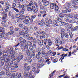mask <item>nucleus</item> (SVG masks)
Instances as JSON below:
<instances>
[{"label":"nucleus","mask_w":78,"mask_h":78,"mask_svg":"<svg viewBox=\"0 0 78 78\" xmlns=\"http://www.w3.org/2000/svg\"><path fill=\"white\" fill-rule=\"evenodd\" d=\"M58 22H60L62 25H65V27H66V28H68V27H69V23H67L66 24V23L63 22L62 21V20L61 19V18H58Z\"/></svg>","instance_id":"1"},{"label":"nucleus","mask_w":78,"mask_h":78,"mask_svg":"<svg viewBox=\"0 0 78 78\" xmlns=\"http://www.w3.org/2000/svg\"><path fill=\"white\" fill-rule=\"evenodd\" d=\"M65 37L66 38H67L69 37V35L67 34H64V32H62L61 34V37L62 38H63L64 37Z\"/></svg>","instance_id":"2"},{"label":"nucleus","mask_w":78,"mask_h":78,"mask_svg":"<svg viewBox=\"0 0 78 78\" xmlns=\"http://www.w3.org/2000/svg\"><path fill=\"white\" fill-rule=\"evenodd\" d=\"M38 25H41L42 26L43 25H45V23L44 21V20H43L41 21V22L38 21Z\"/></svg>","instance_id":"3"},{"label":"nucleus","mask_w":78,"mask_h":78,"mask_svg":"<svg viewBox=\"0 0 78 78\" xmlns=\"http://www.w3.org/2000/svg\"><path fill=\"white\" fill-rule=\"evenodd\" d=\"M35 8V6H32V7H28V8H27V10L29 11H33V10Z\"/></svg>","instance_id":"4"},{"label":"nucleus","mask_w":78,"mask_h":78,"mask_svg":"<svg viewBox=\"0 0 78 78\" xmlns=\"http://www.w3.org/2000/svg\"><path fill=\"white\" fill-rule=\"evenodd\" d=\"M56 6V3H51L50 5V8L51 9H53L54 8V6Z\"/></svg>","instance_id":"5"},{"label":"nucleus","mask_w":78,"mask_h":78,"mask_svg":"<svg viewBox=\"0 0 78 78\" xmlns=\"http://www.w3.org/2000/svg\"><path fill=\"white\" fill-rule=\"evenodd\" d=\"M58 40H59V43L60 44H63L64 43V40H62L60 38H58Z\"/></svg>","instance_id":"6"},{"label":"nucleus","mask_w":78,"mask_h":78,"mask_svg":"<svg viewBox=\"0 0 78 78\" xmlns=\"http://www.w3.org/2000/svg\"><path fill=\"white\" fill-rule=\"evenodd\" d=\"M43 65H40V64L38 63L37 65V69H40V68H41L42 67H43Z\"/></svg>","instance_id":"7"},{"label":"nucleus","mask_w":78,"mask_h":78,"mask_svg":"<svg viewBox=\"0 0 78 78\" xmlns=\"http://www.w3.org/2000/svg\"><path fill=\"white\" fill-rule=\"evenodd\" d=\"M26 53L27 55H28V56H30V55L31 54V52H30V50H29L28 49H27L26 50Z\"/></svg>","instance_id":"8"},{"label":"nucleus","mask_w":78,"mask_h":78,"mask_svg":"<svg viewBox=\"0 0 78 78\" xmlns=\"http://www.w3.org/2000/svg\"><path fill=\"white\" fill-rule=\"evenodd\" d=\"M28 71H26L24 72L23 74L25 78H27L28 76Z\"/></svg>","instance_id":"9"},{"label":"nucleus","mask_w":78,"mask_h":78,"mask_svg":"<svg viewBox=\"0 0 78 78\" xmlns=\"http://www.w3.org/2000/svg\"><path fill=\"white\" fill-rule=\"evenodd\" d=\"M66 4H67V6L68 8H71L72 7V4L70 3H68V2H67L66 3Z\"/></svg>","instance_id":"10"},{"label":"nucleus","mask_w":78,"mask_h":78,"mask_svg":"<svg viewBox=\"0 0 78 78\" xmlns=\"http://www.w3.org/2000/svg\"><path fill=\"white\" fill-rule=\"evenodd\" d=\"M44 60V58H43L42 57H40V58H38V62H43Z\"/></svg>","instance_id":"11"},{"label":"nucleus","mask_w":78,"mask_h":78,"mask_svg":"<svg viewBox=\"0 0 78 78\" xmlns=\"http://www.w3.org/2000/svg\"><path fill=\"white\" fill-rule=\"evenodd\" d=\"M23 55H22L20 57L18 56L17 57L16 59H20V60H22V59H23Z\"/></svg>","instance_id":"12"},{"label":"nucleus","mask_w":78,"mask_h":78,"mask_svg":"<svg viewBox=\"0 0 78 78\" xmlns=\"http://www.w3.org/2000/svg\"><path fill=\"white\" fill-rule=\"evenodd\" d=\"M12 9H13V10L16 12L18 13L19 12V9L13 7H12Z\"/></svg>","instance_id":"13"},{"label":"nucleus","mask_w":78,"mask_h":78,"mask_svg":"<svg viewBox=\"0 0 78 78\" xmlns=\"http://www.w3.org/2000/svg\"><path fill=\"white\" fill-rule=\"evenodd\" d=\"M5 34V32H2L1 33H0V38H2V37H4V34Z\"/></svg>","instance_id":"14"},{"label":"nucleus","mask_w":78,"mask_h":78,"mask_svg":"<svg viewBox=\"0 0 78 78\" xmlns=\"http://www.w3.org/2000/svg\"><path fill=\"white\" fill-rule=\"evenodd\" d=\"M48 40H49V39H44V44H45V45H47V43L46 42H47V41H48Z\"/></svg>","instance_id":"15"},{"label":"nucleus","mask_w":78,"mask_h":78,"mask_svg":"<svg viewBox=\"0 0 78 78\" xmlns=\"http://www.w3.org/2000/svg\"><path fill=\"white\" fill-rule=\"evenodd\" d=\"M39 44H40V45H42L44 44L43 43V40H40L39 41Z\"/></svg>","instance_id":"16"},{"label":"nucleus","mask_w":78,"mask_h":78,"mask_svg":"<svg viewBox=\"0 0 78 78\" xmlns=\"http://www.w3.org/2000/svg\"><path fill=\"white\" fill-rule=\"evenodd\" d=\"M58 17H60L61 18H62L64 17V14L62 13H60L58 14Z\"/></svg>","instance_id":"17"},{"label":"nucleus","mask_w":78,"mask_h":78,"mask_svg":"<svg viewBox=\"0 0 78 78\" xmlns=\"http://www.w3.org/2000/svg\"><path fill=\"white\" fill-rule=\"evenodd\" d=\"M48 45L49 46H51L52 45V42H51V41L50 39L48 40Z\"/></svg>","instance_id":"18"},{"label":"nucleus","mask_w":78,"mask_h":78,"mask_svg":"<svg viewBox=\"0 0 78 78\" xmlns=\"http://www.w3.org/2000/svg\"><path fill=\"white\" fill-rule=\"evenodd\" d=\"M49 2L47 1L44 3V5L46 6H48L49 4Z\"/></svg>","instance_id":"19"},{"label":"nucleus","mask_w":78,"mask_h":78,"mask_svg":"<svg viewBox=\"0 0 78 78\" xmlns=\"http://www.w3.org/2000/svg\"><path fill=\"white\" fill-rule=\"evenodd\" d=\"M29 21L27 20V19H26L25 20L23 21V23L26 24H28V23H29Z\"/></svg>","instance_id":"20"},{"label":"nucleus","mask_w":78,"mask_h":78,"mask_svg":"<svg viewBox=\"0 0 78 78\" xmlns=\"http://www.w3.org/2000/svg\"><path fill=\"white\" fill-rule=\"evenodd\" d=\"M32 71L34 72H36L37 73H38L39 72H37V71H36V68L35 67H34L33 68Z\"/></svg>","instance_id":"21"},{"label":"nucleus","mask_w":78,"mask_h":78,"mask_svg":"<svg viewBox=\"0 0 78 78\" xmlns=\"http://www.w3.org/2000/svg\"><path fill=\"white\" fill-rule=\"evenodd\" d=\"M7 18V15L5 14L3 15V17H2V19L3 20H5Z\"/></svg>","instance_id":"22"},{"label":"nucleus","mask_w":78,"mask_h":78,"mask_svg":"<svg viewBox=\"0 0 78 78\" xmlns=\"http://www.w3.org/2000/svg\"><path fill=\"white\" fill-rule=\"evenodd\" d=\"M37 33L38 34H45V32L44 31H41L40 32V33H39V32H38Z\"/></svg>","instance_id":"23"},{"label":"nucleus","mask_w":78,"mask_h":78,"mask_svg":"<svg viewBox=\"0 0 78 78\" xmlns=\"http://www.w3.org/2000/svg\"><path fill=\"white\" fill-rule=\"evenodd\" d=\"M48 53H46L44 55V58L45 59H47V58H48Z\"/></svg>","instance_id":"24"},{"label":"nucleus","mask_w":78,"mask_h":78,"mask_svg":"<svg viewBox=\"0 0 78 78\" xmlns=\"http://www.w3.org/2000/svg\"><path fill=\"white\" fill-rule=\"evenodd\" d=\"M5 74V72L4 71H2L0 73V76H2V75H4Z\"/></svg>","instance_id":"25"},{"label":"nucleus","mask_w":78,"mask_h":78,"mask_svg":"<svg viewBox=\"0 0 78 78\" xmlns=\"http://www.w3.org/2000/svg\"><path fill=\"white\" fill-rule=\"evenodd\" d=\"M69 23H75V20H70Z\"/></svg>","instance_id":"26"},{"label":"nucleus","mask_w":78,"mask_h":78,"mask_svg":"<svg viewBox=\"0 0 78 78\" xmlns=\"http://www.w3.org/2000/svg\"><path fill=\"white\" fill-rule=\"evenodd\" d=\"M25 44L22 41L20 42V45H21L22 46H23V45H24Z\"/></svg>","instance_id":"27"},{"label":"nucleus","mask_w":78,"mask_h":78,"mask_svg":"<svg viewBox=\"0 0 78 78\" xmlns=\"http://www.w3.org/2000/svg\"><path fill=\"white\" fill-rule=\"evenodd\" d=\"M39 41V40L35 38L33 40L34 42H35V43H37V42H38Z\"/></svg>","instance_id":"28"},{"label":"nucleus","mask_w":78,"mask_h":78,"mask_svg":"<svg viewBox=\"0 0 78 78\" xmlns=\"http://www.w3.org/2000/svg\"><path fill=\"white\" fill-rule=\"evenodd\" d=\"M72 3L73 4V5H75V2H78V0H71ZM72 1H73V2H72Z\"/></svg>","instance_id":"29"},{"label":"nucleus","mask_w":78,"mask_h":78,"mask_svg":"<svg viewBox=\"0 0 78 78\" xmlns=\"http://www.w3.org/2000/svg\"><path fill=\"white\" fill-rule=\"evenodd\" d=\"M28 66V64L27 63H25L24 65V69H27V67Z\"/></svg>","instance_id":"30"},{"label":"nucleus","mask_w":78,"mask_h":78,"mask_svg":"<svg viewBox=\"0 0 78 78\" xmlns=\"http://www.w3.org/2000/svg\"><path fill=\"white\" fill-rule=\"evenodd\" d=\"M23 35L24 37H26L28 36V34H27L26 32H25Z\"/></svg>","instance_id":"31"},{"label":"nucleus","mask_w":78,"mask_h":78,"mask_svg":"<svg viewBox=\"0 0 78 78\" xmlns=\"http://www.w3.org/2000/svg\"><path fill=\"white\" fill-rule=\"evenodd\" d=\"M34 4V3L33 2L30 1V3L28 4V6H31V5H33Z\"/></svg>","instance_id":"32"},{"label":"nucleus","mask_w":78,"mask_h":78,"mask_svg":"<svg viewBox=\"0 0 78 78\" xmlns=\"http://www.w3.org/2000/svg\"><path fill=\"white\" fill-rule=\"evenodd\" d=\"M31 19H35L36 17V16L35 15H32L31 16Z\"/></svg>","instance_id":"33"},{"label":"nucleus","mask_w":78,"mask_h":78,"mask_svg":"<svg viewBox=\"0 0 78 78\" xmlns=\"http://www.w3.org/2000/svg\"><path fill=\"white\" fill-rule=\"evenodd\" d=\"M13 64V62H11V63H9L8 64V66H9V67H11V65Z\"/></svg>","instance_id":"34"},{"label":"nucleus","mask_w":78,"mask_h":78,"mask_svg":"<svg viewBox=\"0 0 78 78\" xmlns=\"http://www.w3.org/2000/svg\"><path fill=\"white\" fill-rule=\"evenodd\" d=\"M68 16L69 17H70V18H72L73 16V15L72 14H69L68 15Z\"/></svg>","instance_id":"35"},{"label":"nucleus","mask_w":78,"mask_h":78,"mask_svg":"<svg viewBox=\"0 0 78 78\" xmlns=\"http://www.w3.org/2000/svg\"><path fill=\"white\" fill-rule=\"evenodd\" d=\"M29 48H30V50H31V51L33 50V49L34 48L33 46V45L30 46Z\"/></svg>","instance_id":"36"},{"label":"nucleus","mask_w":78,"mask_h":78,"mask_svg":"<svg viewBox=\"0 0 78 78\" xmlns=\"http://www.w3.org/2000/svg\"><path fill=\"white\" fill-rule=\"evenodd\" d=\"M23 29L26 31H28V28L27 27H24Z\"/></svg>","instance_id":"37"},{"label":"nucleus","mask_w":78,"mask_h":78,"mask_svg":"<svg viewBox=\"0 0 78 78\" xmlns=\"http://www.w3.org/2000/svg\"><path fill=\"white\" fill-rule=\"evenodd\" d=\"M26 19H27L28 20L30 21V18L28 16H26L25 17Z\"/></svg>","instance_id":"38"},{"label":"nucleus","mask_w":78,"mask_h":78,"mask_svg":"<svg viewBox=\"0 0 78 78\" xmlns=\"http://www.w3.org/2000/svg\"><path fill=\"white\" fill-rule=\"evenodd\" d=\"M16 18H19L20 17V14H17L15 16Z\"/></svg>","instance_id":"39"},{"label":"nucleus","mask_w":78,"mask_h":78,"mask_svg":"<svg viewBox=\"0 0 78 78\" xmlns=\"http://www.w3.org/2000/svg\"><path fill=\"white\" fill-rule=\"evenodd\" d=\"M67 4H66L65 5H64V9H66L67 10L68 9H67Z\"/></svg>","instance_id":"40"},{"label":"nucleus","mask_w":78,"mask_h":78,"mask_svg":"<svg viewBox=\"0 0 78 78\" xmlns=\"http://www.w3.org/2000/svg\"><path fill=\"white\" fill-rule=\"evenodd\" d=\"M53 24L55 25L56 26H58V24L56 22V20H54L53 21Z\"/></svg>","instance_id":"41"},{"label":"nucleus","mask_w":78,"mask_h":78,"mask_svg":"<svg viewBox=\"0 0 78 78\" xmlns=\"http://www.w3.org/2000/svg\"><path fill=\"white\" fill-rule=\"evenodd\" d=\"M28 39L30 41H32V40H33V37H29L28 38Z\"/></svg>","instance_id":"42"},{"label":"nucleus","mask_w":78,"mask_h":78,"mask_svg":"<svg viewBox=\"0 0 78 78\" xmlns=\"http://www.w3.org/2000/svg\"><path fill=\"white\" fill-rule=\"evenodd\" d=\"M37 11H38V9L37 8L33 11V12L34 13H36L37 12Z\"/></svg>","instance_id":"43"},{"label":"nucleus","mask_w":78,"mask_h":78,"mask_svg":"<svg viewBox=\"0 0 78 78\" xmlns=\"http://www.w3.org/2000/svg\"><path fill=\"white\" fill-rule=\"evenodd\" d=\"M73 7L75 9H77L78 8V5H72Z\"/></svg>","instance_id":"44"},{"label":"nucleus","mask_w":78,"mask_h":78,"mask_svg":"<svg viewBox=\"0 0 78 78\" xmlns=\"http://www.w3.org/2000/svg\"><path fill=\"white\" fill-rule=\"evenodd\" d=\"M5 5L6 6H10V5L9 4V2H5Z\"/></svg>","instance_id":"45"},{"label":"nucleus","mask_w":78,"mask_h":78,"mask_svg":"<svg viewBox=\"0 0 78 78\" xmlns=\"http://www.w3.org/2000/svg\"><path fill=\"white\" fill-rule=\"evenodd\" d=\"M20 17L21 18L20 19H21V20H23V19H24V18L25 17V16L24 15L20 16Z\"/></svg>","instance_id":"46"},{"label":"nucleus","mask_w":78,"mask_h":78,"mask_svg":"<svg viewBox=\"0 0 78 78\" xmlns=\"http://www.w3.org/2000/svg\"><path fill=\"white\" fill-rule=\"evenodd\" d=\"M58 9H59V7H58V6H56L55 7V11H58Z\"/></svg>","instance_id":"47"},{"label":"nucleus","mask_w":78,"mask_h":78,"mask_svg":"<svg viewBox=\"0 0 78 78\" xmlns=\"http://www.w3.org/2000/svg\"><path fill=\"white\" fill-rule=\"evenodd\" d=\"M34 3L35 6L36 7V8H37V7H38V5H37V3L36 2H34Z\"/></svg>","instance_id":"48"},{"label":"nucleus","mask_w":78,"mask_h":78,"mask_svg":"<svg viewBox=\"0 0 78 78\" xmlns=\"http://www.w3.org/2000/svg\"><path fill=\"white\" fill-rule=\"evenodd\" d=\"M24 34H25V33L21 31L20 32V35H23Z\"/></svg>","instance_id":"49"},{"label":"nucleus","mask_w":78,"mask_h":78,"mask_svg":"<svg viewBox=\"0 0 78 78\" xmlns=\"http://www.w3.org/2000/svg\"><path fill=\"white\" fill-rule=\"evenodd\" d=\"M14 33V32L13 31L8 32V33L9 34H13Z\"/></svg>","instance_id":"50"},{"label":"nucleus","mask_w":78,"mask_h":78,"mask_svg":"<svg viewBox=\"0 0 78 78\" xmlns=\"http://www.w3.org/2000/svg\"><path fill=\"white\" fill-rule=\"evenodd\" d=\"M27 44L28 45H30L32 44V43L31 42L28 41L27 42Z\"/></svg>","instance_id":"51"},{"label":"nucleus","mask_w":78,"mask_h":78,"mask_svg":"<svg viewBox=\"0 0 78 78\" xmlns=\"http://www.w3.org/2000/svg\"><path fill=\"white\" fill-rule=\"evenodd\" d=\"M53 56H55L56 55V52H55V51H53L52 53Z\"/></svg>","instance_id":"52"},{"label":"nucleus","mask_w":78,"mask_h":78,"mask_svg":"<svg viewBox=\"0 0 78 78\" xmlns=\"http://www.w3.org/2000/svg\"><path fill=\"white\" fill-rule=\"evenodd\" d=\"M70 19H65V20H64V21H65L66 22H69H69H70Z\"/></svg>","instance_id":"53"},{"label":"nucleus","mask_w":78,"mask_h":78,"mask_svg":"<svg viewBox=\"0 0 78 78\" xmlns=\"http://www.w3.org/2000/svg\"><path fill=\"white\" fill-rule=\"evenodd\" d=\"M34 35H35L36 37H39V35H37V33H34Z\"/></svg>","instance_id":"54"},{"label":"nucleus","mask_w":78,"mask_h":78,"mask_svg":"<svg viewBox=\"0 0 78 78\" xmlns=\"http://www.w3.org/2000/svg\"><path fill=\"white\" fill-rule=\"evenodd\" d=\"M58 59L57 58H55L54 59V60L53 61V62H54V63H55V62H58Z\"/></svg>","instance_id":"55"},{"label":"nucleus","mask_w":78,"mask_h":78,"mask_svg":"<svg viewBox=\"0 0 78 78\" xmlns=\"http://www.w3.org/2000/svg\"><path fill=\"white\" fill-rule=\"evenodd\" d=\"M62 51H69V50L67 49H66V48H63Z\"/></svg>","instance_id":"56"},{"label":"nucleus","mask_w":78,"mask_h":78,"mask_svg":"<svg viewBox=\"0 0 78 78\" xmlns=\"http://www.w3.org/2000/svg\"><path fill=\"white\" fill-rule=\"evenodd\" d=\"M51 53H52V51L51 50H50L49 51H48V54L49 55H51Z\"/></svg>","instance_id":"57"},{"label":"nucleus","mask_w":78,"mask_h":78,"mask_svg":"<svg viewBox=\"0 0 78 78\" xmlns=\"http://www.w3.org/2000/svg\"><path fill=\"white\" fill-rule=\"evenodd\" d=\"M49 23L48 22H46V25L47 27H50V25H49Z\"/></svg>","instance_id":"58"},{"label":"nucleus","mask_w":78,"mask_h":78,"mask_svg":"<svg viewBox=\"0 0 78 78\" xmlns=\"http://www.w3.org/2000/svg\"><path fill=\"white\" fill-rule=\"evenodd\" d=\"M48 22L49 24H51L52 23V21L51 20H49Z\"/></svg>","instance_id":"59"},{"label":"nucleus","mask_w":78,"mask_h":78,"mask_svg":"<svg viewBox=\"0 0 78 78\" xmlns=\"http://www.w3.org/2000/svg\"><path fill=\"white\" fill-rule=\"evenodd\" d=\"M31 68V66H28L27 68V70H29L30 68Z\"/></svg>","instance_id":"60"},{"label":"nucleus","mask_w":78,"mask_h":78,"mask_svg":"<svg viewBox=\"0 0 78 78\" xmlns=\"http://www.w3.org/2000/svg\"><path fill=\"white\" fill-rule=\"evenodd\" d=\"M40 56V55H38V54H37V55H36V58H37V59H39V58H40L41 57H39Z\"/></svg>","instance_id":"61"},{"label":"nucleus","mask_w":78,"mask_h":78,"mask_svg":"<svg viewBox=\"0 0 78 78\" xmlns=\"http://www.w3.org/2000/svg\"><path fill=\"white\" fill-rule=\"evenodd\" d=\"M28 46H27V45H25V46H24V49H28Z\"/></svg>","instance_id":"62"},{"label":"nucleus","mask_w":78,"mask_h":78,"mask_svg":"<svg viewBox=\"0 0 78 78\" xmlns=\"http://www.w3.org/2000/svg\"><path fill=\"white\" fill-rule=\"evenodd\" d=\"M4 63H0V67H2L3 66Z\"/></svg>","instance_id":"63"},{"label":"nucleus","mask_w":78,"mask_h":78,"mask_svg":"<svg viewBox=\"0 0 78 78\" xmlns=\"http://www.w3.org/2000/svg\"><path fill=\"white\" fill-rule=\"evenodd\" d=\"M21 73H20L18 74V77H17V78H20V77H21Z\"/></svg>","instance_id":"64"}]
</instances>
